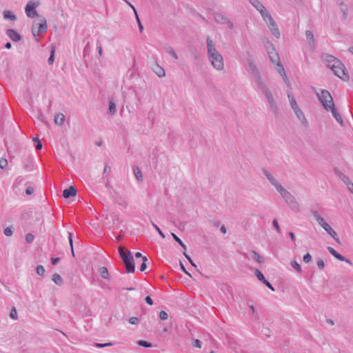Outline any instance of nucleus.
I'll list each match as a JSON object with an SVG mask.
<instances>
[{
  "label": "nucleus",
  "instance_id": "nucleus-59",
  "mask_svg": "<svg viewBox=\"0 0 353 353\" xmlns=\"http://www.w3.org/2000/svg\"><path fill=\"white\" fill-rule=\"evenodd\" d=\"M183 255L187 259V260L189 261V263L191 264V265L196 268V265L192 260L191 257L185 252H183Z\"/></svg>",
  "mask_w": 353,
  "mask_h": 353
},
{
  "label": "nucleus",
  "instance_id": "nucleus-12",
  "mask_svg": "<svg viewBox=\"0 0 353 353\" xmlns=\"http://www.w3.org/2000/svg\"><path fill=\"white\" fill-rule=\"evenodd\" d=\"M37 6V4H34V3H30V2L26 5V6L25 8V11H26V15L28 17L34 18V17L38 16V13L36 10Z\"/></svg>",
  "mask_w": 353,
  "mask_h": 353
},
{
  "label": "nucleus",
  "instance_id": "nucleus-10",
  "mask_svg": "<svg viewBox=\"0 0 353 353\" xmlns=\"http://www.w3.org/2000/svg\"><path fill=\"white\" fill-rule=\"evenodd\" d=\"M334 171L339 178L347 185L348 190L353 194V183L350 181L349 177L337 168H334Z\"/></svg>",
  "mask_w": 353,
  "mask_h": 353
},
{
  "label": "nucleus",
  "instance_id": "nucleus-15",
  "mask_svg": "<svg viewBox=\"0 0 353 353\" xmlns=\"http://www.w3.org/2000/svg\"><path fill=\"white\" fill-rule=\"evenodd\" d=\"M207 50L208 57L216 55L217 53H219V52L216 49L215 43L210 37L207 38Z\"/></svg>",
  "mask_w": 353,
  "mask_h": 353
},
{
  "label": "nucleus",
  "instance_id": "nucleus-18",
  "mask_svg": "<svg viewBox=\"0 0 353 353\" xmlns=\"http://www.w3.org/2000/svg\"><path fill=\"white\" fill-rule=\"evenodd\" d=\"M323 228L326 231V232L329 235H330L334 239V241L338 244H339V245L341 244V242L339 238L338 237L336 232L331 228V226L328 223L325 225V226Z\"/></svg>",
  "mask_w": 353,
  "mask_h": 353
},
{
  "label": "nucleus",
  "instance_id": "nucleus-35",
  "mask_svg": "<svg viewBox=\"0 0 353 353\" xmlns=\"http://www.w3.org/2000/svg\"><path fill=\"white\" fill-rule=\"evenodd\" d=\"M99 272L102 278L105 279H109V272L108 268L102 267L99 269Z\"/></svg>",
  "mask_w": 353,
  "mask_h": 353
},
{
  "label": "nucleus",
  "instance_id": "nucleus-46",
  "mask_svg": "<svg viewBox=\"0 0 353 353\" xmlns=\"http://www.w3.org/2000/svg\"><path fill=\"white\" fill-rule=\"evenodd\" d=\"M110 172H111V167L109 166L108 163H105V167H104V170H103V177L108 176Z\"/></svg>",
  "mask_w": 353,
  "mask_h": 353
},
{
  "label": "nucleus",
  "instance_id": "nucleus-43",
  "mask_svg": "<svg viewBox=\"0 0 353 353\" xmlns=\"http://www.w3.org/2000/svg\"><path fill=\"white\" fill-rule=\"evenodd\" d=\"M290 103L291 105L292 108L294 110L297 108H299L298 104L296 103V101L294 97H291L290 94H288Z\"/></svg>",
  "mask_w": 353,
  "mask_h": 353
},
{
  "label": "nucleus",
  "instance_id": "nucleus-19",
  "mask_svg": "<svg viewBox=\"0 0 353 353\" xmlns=\"http://www.w3.org/2000/svg\"><path fill=\"white\" fill-rule=\"evenodd\" d=\"M268 27H269L270 31L272 32V34L276 39H279L281 37L280 32H279V28H278L276 23H275V21H274V19L272 21L268 22Z\"/></svg>",
  "mask_w": 353,
  "mask_h": 353
},
{
  "label": "nucleus",
  "instance_id": "nucleus-4",
  "mask_svg": "<svg viewBox=\"0 0 353 353\" xmlns=\"http://www.w3.org/2000/svg\"><path fill=\"white\" fill-rule=\"evenodd\" d=\"M332 70L334 72V74L336 76H337L339 78H340L341 79H342L345 81H349V79H350L349 74L342 62H341V64L339 65L336 64L333 67Z\"/></svg>",
  "mask_w": 353,
  "mask_h": 353
},
{
  "label": "nucleus",
  "instance_id": "nucleus-58",
  "mask_svg": "<svg viewBox=\"0 0 353 353\" xmlns=\"http://www.w3.org/2000/svg\"><path fill=\"white\" fill-rule=\"evenodd\" d=\"M316 263L319 270H322L325 268V263L322 259H319Z\"/></svg>",
  "mask_w": 353,
  "mask_h": 353
},
{
  "label": "nucleus",
  "instance_id": "nucleus-11",
  "mask_svg": "<svg viewBox=\"0 0 353 353\" xmlns=\"http://www.w3.org/2000/svg\"><path fill=\"white\" fill-rule=\"evenodd\" d=\"M214 18L216 23L220 24H228V28L230 30H232L234 28L233 23L231 22V21L224 16L221 13H215L214 14Z\"/></svg>",
  "mask_w": 353,
  "mask_h": 353
},
{
  "label": "nucleus",
  "instance_id": "nucleus-2",
  "mask_svg": "<svg viewBox=\"0 0 353 353\" xmlns=\"http://www.w3.org/2000/svg\"><path fill=\"white\" fill-rule=\"evenodd\" d=\"M259 89L261 90L262 93L264 94V96L266 97L269 104L270 108L271 110L274 113H277V105L276 101L274 99L273 95L270 91L268 85L266 83L263 81L260 84L256 85Z\"/></svg>",
  "mask_w": 353,
  "mask_h": 353
},
{
  "label": "nucleus",
  "instance_id": "nucleus-62",
  "mask_svg": "<svg viewBox=\"0 0 353 353\" xmlns=\"http://www.w3.org/2000/svg\"><path fill=\"white\" fill-rule=\"evenodd\" d=\"M272 225L274 227V228L276 229V230L277 231V232L280 233L281 229H280V227L279 225V223H278V221L276 219L273 220Z\"/></svg>",
  "mask_w": 353,
  "mask_h": 353
},
{
  "label": "nucleus",
  "instance_id": "nucleus-57",
  "mask_svg": "<svg viewBox=\"0 0 353 353\" xmlns=\"http://www.w3.org/2000/svg\"><path fill=\"white\" fill-rule=\"evenodd\" d=\"M159 318L162 321L167 320L168 318V314L165 311L162 310L159 312Z\"/></svg>",
  "mask_w": 353,
  "mask_h": 353
},
{
  "label": "nucleus",
  "instance_id": "nucleus-60",
  "mask_svg": "<svg viewBox=\"0 0 353 353\" xmlns=\"http://www.w3.org/2000/svg\"><path fill=\"white\" fill-rule=\"evenodd\" d=\"M8 165V161L6 159H0V168L3 170Z\"/></svg>",
  "mask_w": 353,
  "mask_h": 353
},
{
  "label": "nucleus",
  "instance_id": "nucleus-55",
  "mask_svg": "<svg viewBox=\"0 0 353 353\" xmlns=\"http://www.w3.org/2000/svg\"><path fill=\"white\" fill-rule=\"evenodd\" d=\"M303 261L305 263H308L312 261V256L310 253L305 254L303 257Z\"/></svg>",
  "mask_w": 353,
  "mask_h": 353
},
{
  "label": "nucleus",
  "instance_id": "nucleus-44",
  "mask_svg": "<svg viewBox=\"0 0 353 353\" xmlns=\"http://www.w3.org/2000/svg\"><path fill=\"white\" fill-rule=\"evenodd\" d=\"M14 228L10 225L4 229L3 233L7 236H11L13 234Z\"/></svg>",
  "mask_w": 353,
  "mask_h": 353
},
{
  "label": "nucleus",
  "instance_id": "nucleus-24",
  "mask_svg": "<svg viewBox=\"0 0 353 353\" xmlns=\"http://www.w3.org/2000/svg\"><path fill=\"white\" fill-rule=\"evenodd\" d=\"M260 14L263 18V19L268 23V22L272 21L273 20L272 17L270 15L268 10L264 8L262 10H260Z\"/></svg>",
  "mask_w": 353,
  "mask_h": 353
},
{
  "label": "nucleus",
  "instance_id": "nucleus-51",
  "mask_svg": "<svg viewBox=\"0 0 353 353\" xmlns=\"http://www.w3.org/2000/svg\"><path fill=\"white\" fill-rule=\"evenodd\" d=\"M37 274L39 276H43L45 273V268L43 265H39L36 268Z\"/></svg>",
  "mask_w": 353,
  "mask_h": 353
},
{
  "label": "nucleus",
  "instance_id": "nucleus-32",
  "mask_svg": "<svg viewBox=\"0 0 353 353\" xmlns=\"http://www.w3.org/2000/svg\"><path fill=\"white\" fill-rule=\"evenodd\" d=\"M133 172H134V176H135L136 179H137V181H143L142 172L139 168V167H137V166L134 167Z\"/></svg>",
  "mask_w": 353,
  "mask_h": 353
},
{
  "label": "nucleus",
  "instance_id": "nucleus-40",
  "mask_svg": "<svg viewBox=\"0 0 353 353\" xmlns=\"http://www.w3.org/2000/svg\"><path fill=\"white\" fill-rule=\"evenodd\" d=\"M252 252L253 254V259L259 263H263L264 260L254 250H252Z\"/></svg>",
  "mask_w": 353,
  "mask_h": 353
},
{
  "label": "nucleus",
  "instance_id": "nucleus-7",
  "mask_svg": "<svg viewBox=\"0 0 353 353\" xmlns=\"http://www.w3.org/2000/svg\"><path fill=\"white\" fill-rule=\"evenodd\" d=\"M248 65L251 74L253 77L254 81L256 85L263 82L262 77L261 76V73L257 69L256 65L252 61H250Z\"/></svg>",
  "mask_w": 353,
  "mask_h": 353
},
{
  "label": "nucleus",
  "instance_id": "nucleus-64",
  "mask_svg": "<svg viewBox=\"0 0 353 353\" xmlns=\"http://www.w3.org/2000/svg\"><path fill=\"white\" fill-rule=\"evenodd\" d=\"M34 188L31 187V186H28L26 190V193L28 194V195H31L33 192H34Z\"/></svg>",
  "mask_w": 353,
  "mask_h": 353
},
{
  "label": "nucleus",
  "instance_id": "nucleus-34",
  "mask_svg": "<svg viewBox=\"0 0 353 353\" xmlns=\"http://www.w3.org/2000/svg\"><path fill=\"white\" fill-rule=\"evenodd\" d=\"M3 17L6 19H10L11 21H15L17 19V17L10 10H5L3 12Z\"/></svg>",
  "mask_w": 353,
  "mask_h": 353
},
{
  "label": "nucleus",
  "instance_id": "nucleus-5",
  "mask_svg": "<svg viewBox=\"0 0 353 353\" xmlns=\"http://www.w3.org/2000/svg\"><path fill=\"white\" fill-rule=\"evenodd\" d=\"M282 197L283 198V199L285 201V202L288 203V205L290 206L292 211H294V212H299V204L298 203L294 196L290 192L285 193V195H283Z\"/></svg>",
  "mask_w": 353,
  "mask_h": 353
},
{
  "label": "nucleus",
  "instance_id": "nucleus-20",
  "mask_svg": "<svg viewBox=\"0 0 353 353\" xmlns=\"http://www.w3.org/2000/svg\"><path fill=\"white\" fill-rule=\"evenodd\" d=\"M77 190L74 186H70L68 188H65L63 192V196L65 199H69L70 197L74 196L77 195Z\"/></svg>",
  "mask_w": 353,
  "mask_h": 353
},
{
  "label": "nucleus",
  "instance_id": "nucleus-37",
  "mask_svg": "<svg viewBox=\"0 0 353 353\" xmlns=\"http://www.w3.org/2000/svg\"><path fill=\"white\" fill-rule=\"evenodd\" d=\"M116 104L112 99L110 100L109 102V112L111 115H114L116 113Z\"/></svg>",
  "mask_w": 353,
  "mask_h": 353
},
{
  "label": "nucleus",
  "instance_id": "nucleus-13",
  "mask_svg": "<svg viewBox=\"0 0 353 353\" xmlns=\"http://www.w3.org/2000/svg\"><path fill=\"white\" fill-rule=\"evenodd\" d=\"M327 249L329 251V252L336 259H338L341 261H345L350 265H352V261L349 259H347L345 256H343V255H341L340 253H339L337 251H336L333 248L328 246Z\"/></svg>",
  "mask_w": 353,
  "mask_h": 353
},
{
  "label": "nucleus",
  "instance_id": "nucleus-3",
  "mask_svg": "<svg viewBox=\"0 0 353 353\" xmlns=\"http://www.w3.org/2000/svg\"><path fill=\"white\" fill-rule=\"evenodd\" d=\"M318 99L320 101L324 109L328 111L329 107L334 105L333 98L330 92L327 90H322L321 94L316 92Z\"/></svg>",
  "mask_w": 353,
  "mask_h": 353
},
{
  "label": "nucleus",
  "instance_id": "nucleus-21",
  "mask_svg": "<svg viewBox=\"0 0 353 353\" xmlns=\"http://www.w3.org/2000/svg\"><path fill=\"white\" fill-rule=\"evenodd\" d=\"M48 29L46 21L44 20L43 23L39 24L38 30L36 32L34 27L32 28V33L34 37H37L39 34L45 32Z\"/></svg>",
  "mask_w": 353,
  "mask_h": 353
},
{
  "label": "nucleus",
  "instance_id": "nucleus-49",
  "mask_svg": "<svg viewBox=\"0 0 353 353\" xmlns=\"http://www.w3.org/2000/svg\"><path fill=\"white\" fill-rule=\"evenodd\" d=\"M150 222H151V224L152 225V227L158 232V233L159 234V235L163 238L164 239L165 238V234H163V232L161 230V229L152 221L150 220Z\"/></svg>",
  "mask_w": 353,
  "mask_h": 353
},
{
  "label": "nucleus",
  "instance_id": "nucleus-28",
  "mask_svg": "<svg viewBox=\"0 0 353 353\" xmlns=\"http://www.w3.org/2000/svg\"><path fill=\"white\" fill-rule=\"evenodd\" d=\"M337 3L340 6L341 11L343 12V19L346 20L347 17V12H348V9H347V6L344 4L343 1H341L339 2V0H338L337 1Z\"/></svg>",
  "mask_w": 353,
  "mask_h": 353
},
{
  "label": "nucleus",
  "instance_id": "nucleus-22",
  "mask_svg": "<svg viewBox=\"0 0 353 353\" xmlns=\"http://www.w3.org/2000/svg\"><path fill=\"white\" fill-rule=\"evenodd\" d=\"M311 214L313 215V216L315 218L316 221L320 225L322 228L325 226L327 223L325 222L323 219V218L321 216V214L315 210L311 209L310 210Z\"/></svg>",
  "mask_w": 353,
  "mask_h": 353
},
{
  "label": "nucleus",
  "instance_id": "nucleus-17",
  "mask_svg": "<svg viewBox=\"0 0 353 353\" xmlns=\"http://www.w3.org/2000/svg\"><path fill=\"white\" fill-rule=\"evenodd\" d=\"M328 111H330L333 117L335 120L342 126L343 125V121L340 113L338 112L335 105L329 107Z\"/></svg>",
  "mask_w": 353,
  "mask_h": 353
},
{
  "label": "nucleus",
  "instance_id": "nucleus-27",
  "mask_svg": "<svg viewBox=\"0 0 353 353\" xmlns=\"http://www.w3.org/2000/svg\"><path fill=\"white\" fill-rule=\"evenodd\" d=\"M23 168L27 172L32 171L34 169V161L33 159L31 158H28L23 162Z\"/></svg>",
  "mask_w": 353,
  "mask_h": 353
},
{
  "label": "nucleus",
  "instance_id": "nucleus-50",
  "mask_svg": "<svg viewBox=\"0 0 353 353\" xmlns=\"http://www.w3.org/2000/svg\"><path fill=\"white\" fill-rule=\"evenodd\" d=\"M296 117L299 118V119H303L305 120V116L303 113V112L301 111V110L299 108L296 110H294Z\"/></svg>",
  "mask_w": 353,
  "mask_h": 353
},
{
  "label": "nucleus",
  "instance_id": "nucleus-47",
  "mask_svg": "<svg viewBox=\"0 0 353 353\" xmlns=\"http://www.w3.org/2000/svg\"><path fill=\"white\" fill-rule=\"evenodd\" d=\"M54 52H55L54 48H52L51 52H50V57L48 58V62L49 65H52L54 63Z\"/></svg>",
  "mask_w": 353,
  "mask_h": 353
},
{
  "label": "nucleus",
  "instance_id": "nucleus-53",
  "mask_svg": "<svg viewBox=\"0 0 353 353\" xmlns=\"http://www.w3.org/2000/svg\"><path fill=\"white\" fill-rule=\"evenodd\" d=\"M68 234H69V236H68L69 243H70V245L71 248L72 254L73 256H74V248H73V241H72V233L69 232Z\"/></svg>",
  "mask_w": 353,
  "mask_h": 353
},
{
  "label": "nucleus",
  "instance_id": "nucleus-6",
  "mask_svg": "<svg viewBox=\"0 0 353 353\" xmlns=\"http://www.w3.org/2000/svg\"><path fill=\"white\" fill-rule=\"evenodd\" d=\"M208 59L211 62L212 66L217 70H221L223 69V58L219 52L216 55L208 57Z\"/></svg>",
  "mask_w": 353,
  "mask_h": 353
},
{
  "label": "nucleus",
  "instance_id": "nucleus-9",
  "mask_svg": "<svg viewBox=\"0 0 353 353\" xmlns=\"http://www.w3.org/2000/svg\"><path fill=\"white\" fill-rule=\"evenodd\" d=\"M266 43H267L265 44V47L266 48V50L269 54V57H270L271 61L272 63H275L276 61H279V59H280L279 54H278L274 45L270 41L267 40Z\"/></svg>",
  "mask_w": 353,
  "mask_h": 353
},
{
  "label": "nucleus",
  "instance_id": "nucleus-14",
  "mask_svg": "<svg viewBox=\"0 0 353 353\" xmlns=\"http://www.w3.org/2000/svg\"><path fill=\"white\" fill-rule=\"evenodd\" d=\"M255 274H256V276L257 277L258 280L260 281L263 284H264L265 286H267L272 291H273V292L275 291V289L273 287V285L268 280H266L263 274L260 270L256 269V272H255Z\"/></svg>",
  "mask_w": 353,
  "mask_h": 353
},
{
  "label": "nucleus",
  "instance_id": "nucleus-41",
  "mask_svg": "<svg viewBox=\"0 0 353 353\" xmlns=\"http://www.w3.org/2000/svg\"><path fill=\"white\" fill-rule=\"evenodd\" d=\"M137 344L139 345V346H141V347H153V345L148 342V341H144V340H139L137 341Z\"/></svg>",
  "mask_w": 353,
  "mask_h": 353
},
{
  "label": "nucleus",
  "instance_id": "nucleus-25",
  "mask_svg": "<svg viewBox=\"0 0 353 353\" xmlns=\"http://www.w3.org/2000/svg\"><path fill=\"white\" fill-rule=\"evenodd\" d=\"M262 172L272 185L275 186L278 183L276 179L266 169L263 168Z\"/></svg>",
  "mask_w": 353,
  "mask_h": 353
},
{
  "label": "nucleus",
  "instance_id": "nucleus-48",
  "mask_svg": "<svg viewBox=\"0 0 353 353\" xmlns=\"http://www.w3.org/2000/svg\"><path fill=\"white\" fill-rule=\"evenodd\" d=\"M94 345L98 348H103V347H105L112 346V345H113V343L111 342L105 343H95Z\"/></svg>",
  "mask_w": 353,
  "mask_h": 353
},
{
  "label": "nucleus",
  "instance_id": "nucleus-29",
  "mask_svg": "<svg viewBox=\"0 0 353 353\" xmlns=\"http://www.w3.org/2000/svg\"><path fill=\"white\" fill-rule=\"evenodd\" d=\"M65 117L62 113H58L54 117V122L58 125H62L64 123Z\"/></svg>",
  "mask_w": 353,
  "mask_h": 353
},
{
  "label": "nucleus",
  "instance_id": "nucleus-26",
  "mask_svg": "<svg viewBox=\"0 0 353 353\" xmlns=\"http://www.w3.org/2000/svg\"><path fill=\"white\" fill-rule=\"evenodd\" d=\"M262 172L272 185L275 186L278 183L276 179L266 169L263 168Z\"/></svg>",
  "mask_w": 353,
  "mask_h": 353
},
{
  "label": "nucleus",
  "instance_id": "nucleus-1",
  "mask_svg": "<svg viewBox=\"0 0 353 353\" xmlns=\"http://www.w3.org/2000/svg\"><path fill=\"white\" fill-rule=\"evenodd\" d=\"M119 254L125 265V272L128 274L134 273L135 270V264L131 252L124 248H119Z\"/></svg>",
  "mask_w": 353,
  "mask_h": 353
},
{
  "label": "nucleus",
  "instance_id": "nucleus-23",
  "mask_svg": "<svg viewBox=\"0 0 353 353\" xmlns=\"http://www.w3.org/2000/svg\"><path fill=\"white\" fill-rule=\"evenodd\" d=\"M305 37L306 39L307 40L309 46L312 49H314L315 46V40L312 32L311 30H307L305 31Z\"/></svg>",
  "mask_w": 353,
  "mask_h": 353
},
{
  "label": "nucleus",
  "instance_id": "nucleus-45",
  "mask_svg": "<svg viewBox=\"0 0 353 353\" xmlns=\"http://www.w3.org/2000/svg\"><path fill=\"white\" fill-rule=\"evenodd\" d=\"M291 266L298 272H301V267L299 263H297L296 261H293L291 262Z\"/></svg>",
  "mask_w": 353,
  "mask_h": 353
},
{
  "label": "nucleus",
  "instance_id": "nucleus-42",
  "mask_svg": "<svg viewBox=\"0 0 353 353\" xmlns=\"http://www.w3.org/2000/svg\"><path fill=\"white\" fill-rule=\"evenodd\" d=\"M276 65H277V71L278 72L282 75L283 74H285V69H284V67L283 65L281 64V61H280V59H279V61H276Z\"/></svg>",
  "mask_w": 353,
  "mask_h": 353
},
{
  "label": "nucleus",
  "instance_id": "nucleus-16",
  "mask_svg": "<svg viewBox=\"0 0 353 353\" xmlns=\"http://www.w3.org/2000/svg\"><path fill=\"white\" fill-rule=\"evenodd\" d=\"M6 34L14 42H18L21 39V34L14 29H8Z\"/></svg>",
  "mask_w": 353,
  "mask_h": 353
},
{
  "label": "nucleus",
  "instance_id": "nucleus-36",
  "mask_svg": "<svg viewBox=\"0 0 353 353\" xmlns=\"http://www.w3.org/2000/svg\"><path fill=\"white\" fill-rule=\"evenodd\" d=\"M274 187L276 189V190L280 193L281 196H283V195H285V193H288L289 192L285 188H284L283 185H281L279 182Z\"/></svg>",
  "mask_w": 353,
  "mask_h": 353
},
{
  "label": "nucleus",
  "instance_id": "nucleus-54",
  "mask_svg": "<svg viewBox=\"0 0 353 353\" xmlns=\"http://www.w3.org/2000/svg\"><path fill=\"white\" fill-rule=\"evenodd\" d=\"M10 316L11 319L16 320L17 319V312L14 307H13L10 311Z\"/></svg>",
  "mask_w": 353,
  "mask_h": 353
},
{
  "label": "nucleus",
  "instance_id": "nucleus-39",
  "mask_svg": "<svg viewBox=\"0 0 353 353\" xmlns=\"http://www.w3.org/2000/svg\"><path fill=\"white\" fill-rule=\"evenodd\" d=\"M165 50L166 52L170 54L171 55L174 59H175L176 60L178 59V56L176 53V52L174 51V50L173 49L172 47L171 46H168L166 48H165Z\"/></svg>",
  "mask_w": 353,
  "mask_h": 353
},
{
  "label": "nucleus",
  "instance_id": "nucleus-52",
  "mask_svg": "<svg viewBox=\"0 0 353 353\" xmlns=\"http://www.w3.org/2000/svg\"><path fill=\"white\" fill-rule=\"evenodd\" d=\"M148 261V258L146 256L143 257V262L141 264L140 271L143 272L147 268L146 262Z\"/></svg>",
  "mask_w": 353,
  "mask_h": 353
},
{
  "label": "nucleus",
  "instance_id": "nucleus-38",
  "mask_svg": "<svg viewBox=\"0 0 353 353\" xmlns=\"http://www.w3.org/2000/svg\"><path fill=\"white\" fill-rule=\"evenodd\" d=\"M171 234H172L173 239L176 241V242H177L185 251L187 250L186 245L183 243V241L181 240V239L178 236H176L174 233H172Z\"/></svg>",
  "mask_w": 353,
  "mask_h": 353
},
{
  "label": "nucleus",
  "instance_id": "nucleus-56",
  "mask_svg": "<svg viewBox=\"0 0 353 353\" xmlns=\"http://www.w3.org/2000/svg\"><path fill=\"white\" fill-rule=\"evenodd\" d=\"M34 239V236L32 234L28 233L26 236V241L28 243H31Z\"/></svg>",
  "mask_w": 353,
  "mask_h": 353
},
{
  "label": "nucleus",
  "instance_id": "nucleus-8",
  "mask_svg": "<svg viewBox=\"0 0 353 353\" xmlns=\"http://www.w3.org/2000/svg\"><path fill=\"white\" fill-rule=\"evenodd\" d=\"M322 58L326 66L330 68L331 70H332L333 67L336 64H337L338 65L341 64V61L339 59L329 54H324L322 56Z\"/></svg>",
  "mask_w": 353,
  "mask_h": 353
},
{
  "label": "nucleus",
  "instance_id": "nucleus-63",
  "mask_svg": "<svg viewBox=\"0 0 353 353\" xmlns=\"http://www.w3.org/2000/svg\"><path fill=\"white\" fill-rule=\"evenodd\" d=\"M90 52V44H89V43H88V44L85 46V48H84V49H83V55H84V56L89 55Z\"/></svg>",
  "mask_w": 353,
  "mask_h": 353
},
{
  "label": "nucleus",
  "instance_id": "nucleus-30",
  "mask_svg": "<svg viewBox=\"0 0 353 353\" xmlns=\"http://www.w3.org/2000/svg\"><path fill=\"white\" fill-rule=\"evenodd\" d=\"M153 71L159 77H163L165 76V70L163 68L157 65L154 68H153Z\"/></svg>",
  "mask_w": 353,
  "mask_h": 353
},
{
  "label": "nucleus",
  "instance_id": "nucleus-31",
  "mask_svg": "<svg viewBox=\"0 0 353 353\" xmlns=\"http://www.w3.org/2000/svg\"><path fill=\"white\" fill-rule=\"evenodd\" d=\"M52 279L57 285L61 286L63 284V280L62 277L57 273H54L52 275Z\"/></svg>",
  "mask_w": 353,
  "mask_h": 353
},
{
  "label": "nucleus",
  "instance_id": "nucleus-33",
  "mask_svg": "<svg viewBox=\"0 0 353 353\" xmlns=\"http://www.w3.org/2000/svg\"><path fill=\"white\" fill-rule=\"evenodd\" d=\"M250 2L259 12L265 8L259 0H250Z\"/></svg>",
  "mask_w": 353,
  "mask_h": 353
},
{
  "label": "nucleus",
  "instance_id": "nucleus-61",
  "mask_svg": "<svg viewBox=\"0 0 353 353\" xmlns=\"http://www.w3.org/2000/svg\"><path fill=\"white\" fill-rule=\"evenodd\" d=\"M128 321L132 325H137L139 322V320L137 317H131L129 319Z\"/></svg>",
  "mask_w": 353,
  "mask_h": 353
}]
</instances>
